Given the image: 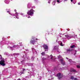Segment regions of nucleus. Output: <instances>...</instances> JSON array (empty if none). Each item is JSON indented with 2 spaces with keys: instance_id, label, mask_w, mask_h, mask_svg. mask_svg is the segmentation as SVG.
<instances>
[{
  "instance_id": "1",
  "label": "nucleus",
  "mask_w": 80,
  "mask_h": 80,
  "mask_svg": "<svg viewBox=\"0 0 80 80\" xmlns=\"http://www.w3.org/2000/svg\"><path fill=\"white\" fill-rule=\"evenodd\" d=\"M10 12V11H8L7 12L8 13L9 12V14L10 15H12V16H15L16 18L17 19H19V16H18V13L16 12L15 13V14H13L12 13H11Z\"/></svg>"
},
{
  "instance_id": "2",
  "label": "nucleus",
  "mask_w": 80,
  "mask_h": 80,
  "mask_svg": "<svg viewBox=\"0 0 80 80\" xmlns=\"http://www.w3.org/2000/svg\"><path fill=\"white\" fill-rule=\"evenodd\" d=\"M58 58L59 59H61L60 60V62H61V63L63 65H65V62H64L63 61V58H62V56L61 55H59L58 56Z\"/></svg>"
},
{
  "instance_id": "3",
  "label": "nucleus",
  "mask_w": 80,
  "mask_h": 80,
  "mask_svg": "<svg viewBox=\"0 0 80 80\" xmlns=\"http://www.w3.org/2000/svg\"><path fill=\"white\" fill-rule=\"evenodd\" d=\"M12 44V47H10V46H8V48H10V49H11V50H13L15 48H17V46L13 45V43H11V44Z\"/></svg>"
},
{
  "instance_id": "4",
  "label": "nucleus",
  "mask_w": 80,
  "mask_h": 80,
  "mask_svg": "<svg viewBox=\"0 0 80 80\" xmlns=\"http://www.w3.org/2000/svg\"><path fill=\"white\" fill-rule=\"evenodd\" d=\"M27 13L28 15L33 16V14L34 13V12H33V9L30 10L27 12Z\"/></svg>"
},
{
  "instance_id": "5",
  "label": "nucleus",
  "mask_w": 80,
  "mask_h": 80,
  "mask_svg": "<svg viewBox=\"0 0 80 80\" xmlns=\"http://www.w3.org/2000/svg\"><path fill=\"white\" fill-rule=\"evenodd\" d=\"M0 65H1L2 66H5V61L4 60L2 59L0 61Z\"/></svg>"
},
{
  "instance_id": "6",
  "label": "nucleus",
  "mask_w": 80,
  "mask_h": 80,
  "mask_svg": "<svg viewBox=\"0 0 80 80\" xmlns=\"http://www.w3.org/2000/svg\"><path fill=\"white\" fill-rule=\"evenodd\" d=\"M55 56H53L52 55H51L50 56H49V58H51L52 61H55Z\"/></svg>"
},
{
  "instance_id": "7",
  "label": "nucleus",
  "mask_w": 80,
  "mask_h": 80,
  "mask_svg": "<svg viewBox=\"0 0 80 80\" xmlns=\"http://www.w3.org/2000/svg\"><path fill=\"white\" fill-rule=\"evenodd\" d=\"M57 76L58 77V79H60L63 77V75L61 74L60 73H59L57 74Z\"/></svg>"
},
{
  "instance_id": "8",
  "label": "nucleus",
  "mask_w": 80,
  "mask_h": 80,
  "mask_svg": "<svg viewBox=\"0 0 80 80\" xmlns=\"http://www.w3.org/2000/svg\"><path fill=\"white\" fill-rule=\"evenodd\" d=\"M35 38H32V40H31L30 41V43H32V44H34L35 43Z\"/></svg>"
},
{
  "instance_id": "9",
  "label": "nucleus",
  "mask_w": 80,
  "mask_h": 80,
  "mask_svg": "<svg viewBox=\"0 0 80 80\" xmlns=\"http://www.w3.org/2000/svg\"><path fill=\"white\" fill-rule=\"evenodd\" d=\"M43 47L44 48V49H45V51H48V47L46 45H43Z\"/></svg>"
},
{
  "instance_id": "10",
  "label": "nucleus",
  "mask_w": 80,
  "mask_h": 80,
  "mask_svg": "<svg viewBox=\"0 0 80 80\" xmlns=\"http://www.w3.org/2000/svg\"><path fill=\"white\" fill-rule=\"evenodd\" d=\"M54 50H57L58 52H59V51H58V46H55L54 48Z\"/></svg>"
},
{
  "instance_id": "11",
  "label": "nucleus",
  "mask_w": 80,
  "mask_h": 80,
  "mask_svg": "<svg viewBox=\"0 0 80 80\" xmlns=\"http://www.w3.org/2000/svg\"><path fill=\"white\" fill-rule=\"evenodd\" d=\"M66 58V59H67V60H68V62H70V63H73L74 62L72 61V60L71 59H68V58Z\"/></svg>"
},
{
  "instance_id": "12",
  "label": "nucleus",
  "mask_w": 80,
  "mask_h": 80,
  "mask_svg": "<svg viewBox=\"0 0 80 80\" xmlns=\"http://www.w3.org/2000/svg\"><path fill=\"white\" fill-rule=\"evenodd\" d=\"M32 51L34 52V53H35V54H36V53H37V52L36 50H35V49L34 48H32Z\"/></svg>"
},
{
  "instance_id": "13",
  "label": "nucleus",
  "mask_w": 80,
  "mask_h": 80,
  "mask_svg": "<svg viewBox=\"0 0 80 80\" xmlns=\"http://www.w3.org/2000/svg\"><path fill=\"white\" fill-rule=\"evenodd\" d=\"M9 0L12 1V0H5L4 1V2H5V3H7V4H8V3H9Z\"/></svg>"
},
{
  "instance_id": "14",
  "label": "nucleus",
  "mask_w": 80,
  "mask_h": 80,
  "mask_svg": "<svg viewBox=\"0 0 80 80\" xmlns=\"http://www.w3.org/2000/svg\"><path fill=\"white\" fill-rule=\"evenodd\" d=\"M58 42L59 44H60V45L61 46H64L62 44V42L61 41H59Z\"/></svg>"
},
{
  "instance_id": "15",
  "label": "nucleus",
  "mask_w": 80,
  "mask_h": 80,
  "mask_svg": "<svg viewBox=\"0 0 80 80\" xmlns=\"http://www.w3.org/2000/svg\"><path fill=\"white\" fill-rule=\"evenodd\" d=\"M55 3H56L55 0H54L52 2V5H55Z\"/></svg>"
},
{
  "instance_id": "16",
  "label": "nucleus",
  "mask_w": 80,
  "mask_h": 80,
  "mask_svg": "<svg viewBox=\"0 0 80 80\" xmlns=\"http://www.w3.org/2000/svg\"><path fill=\"white\" fill-rule=\"evenodd\" d=\"M57 2L58 4L60 3H61V2H62L61 1H60L59 0H57Z\"/></svg>"
},
{
  "instance_id": "17",
  "label": "nucleus",
  "mask_w": 80,
  "mask_h": 80,
  "mask_svg": "<svg viewBox=\"0 0 80 80\" xmlns=\"http://www.w3.org/2000/svg\"><path fill=\"white\" fill-rule=\"evenodd\" d=\"M30 7H31V6L30 4H28V8H30Z\"/></svg>"
},
{
  "instance_id": "18",
  "label": "nucleus",
  "mask_w": 80,
  "mask_h": 80,
  "mask_svg": "<svg viewBox=\"0 0 80 80\" xmlns=\"http://www.w3.org/2000/svg\"><path fill=\"white\" fill-rule=\"evenodd\" d=\"M20 14L21 15H22L23 17H25V15H23L24 14L22 13H20Z\"/></svg>"
},
{
  "instance_id": "19",
  "label": "nucleus",
  "mask_w": 80,
  "mask_h": 80,
  "mask_svg": "<svg viewBox=\"0 0 80 80\" xmlns=\"http://www.w3.org/2000/svg\"><path fill=\"white\" fill-rule=\"evenodd\" d=\"M70 47L71 48H74V47H75V45H73L72 46H70Z\"/></svg>"
},
{
  "instance_id": "20",
  "label": "nucleus",
  "mask_w": 80,
  "mask_h": 80,
  "mask_svg": "<svg viewBox=\"0 0 80 80\" xmlns=\"http://www.w3.org/2000/svg\"><path fill=\"white\" fill-rule=\"evenodd\" d=\"M45 52H42V53H41V55H45Z\"/></svg>"
},
{
  "instance_id": "21",
  "label": "nucleus",
  "mask_w": 80,
  "mask_h": 80,
  "mask_svg": "<svg viewBox=\"0 0 80 80\" xmlns=\"http://www.w3.org/2000/svg\"><path fill=\"white\" fill-rule=\"evenodd\" d=\"M24 58H25V60H27V59H28V58H27V57H25L24 55Z\"/></svg>"
},
{
  "instance_id": "22",
  "label": "nucleus",
  "mask_w": 80,
  "mask_h": 80,
  "mask_svg": "<svg viewBox=\"0 0 80 80\" xmlns=\"http://www.w3.org/2000/svg\"><path fill=\"white\" fill-rule=\"evenodd\" d=\"M47 58H42V60H46Z\"/></svg>"
},
{
  "instance_id": "23",
  "label": "nucleus",
  "mask_w": 80,
  "mask_h": 80,
  "mask_svg": "<svg viewBox=\"0 0 80 80\" xmlns=\"http://www.w3.org/2000/svg\"><path fill=\"white\" fill-rule=\"evenodd\" d=\"M71 79H72V80H73V79H74V78L73 77V76L71 77Z\"/></svg>"
},
{
  "instance_id": "24",
  "label": "nucleus",
  "mask_w": 80,
  "mask_h": 80,
  "mask_svg": "<svg viewBox=\"0 0 80 80\" xmlns=\"http://www.w3.org/2000/svg\"><path fill=\"white\" fill-rule=\"evenodd\" d=\"M28 49L26 50V51H24V53H27V52H28Z\"/></svg>"
},
{
  "instance_id": "25",
  "label": "nucleus",
  "mask_w": 80,
  "mask_h": 80,
  "mask_svg": "<svg viewBox=\"0 0 80 80\" xmlns=\"http://www.w3.org/2000/svg\"><path fill=\"white\" fill-rule=\"evenodd\" d=\"M72 72H77V71L75 69H72Z\"/></svg>"
},
{
  "instance_id": "26",
  "label": "nucleus",
  "mask_w": 80,
  "mask_h": 80,
  "mask_svg": "<svg viewBox=\"0 0 80 80\" xmlns=\"http://www.w3.org/2000/svg\"><path fill=\"white\" fill-rule=\"evenodd\" d=\"M50 2H51V0H49L48 1V3H50Z\"/></svg>"
},
{
  "instance_id": "27",
  "label": "nucleus",
  "mask_w": 80,
  "mask_h": 80,
  "mask_svg": "<svg viewBox=\"0 0 80 80\" xmlns=\"http://www.w3.org/2000/svg\"><path fill=\"white\" fill-rule=\"evenodd\" d=\"M0 59H1V60L2 59V55H0Z\"/></svg>"
},
{
  "instance_id": "28",
  "label": "nucleus",
  "mask_w": 80,
  "mask_h": 80,
  "mask_svg": "<svg viewBox=\"0 0 80 80\" xmlns=\"http://www.w3.org/2000/svg\"><path fill=\"white\" fill-rule=\"evenodd\" d=\"M65 37H67V38H68V35H65Z\"/></svg>"
},
{
  "instance_id": "29",
  "label": "nucleus",
  "mask_w": 80,
  "mask_h": 80,
  "mask_svg": "<svg viewBox=\"0 0 80 80\" xmlns=\"http://www.w3.org/2000/svg\"><path fill=\"white\" fill-rule=\"evenodd\" d=\"M77 68H80V66L79 65H77Z\"/></svg>"
},
{
  "instance_id": "30",
  "label": "nucleus",
  "mask_w": 80,
  "mask_h": 80,
  "mask_svg": "<svg viewBox=\"0 0 80 80\" xmlns=\"http://www.w3.org/2000/svg\"><path fill=\"white\" fill-rule=\"evenodd\" d=\"M14 55H18V54L15 53L14 54Z\"/></svg>"
},
{
  "instance_id": "31",
  "label": "nucleus",
  "mask_w": 80,
  "mask_h": 80,
  "mask_svg": "<svg viewBox=\"0 0 80 80\" xmlns=\"http://www.w3.org/2000/svg\"><path fill=\"white\" fill-rule=\"evenodd\" d=\"M75 53H74V55H75V54H76V53H77V51L75 50Z\"/></svg>"
},
{
  "instance_id": "32",
  "label": "nucleus",
  "mask_w": 80,
  "mask_h": 80,
  "mask_svg": "<svg viewBox=\"0 0 80 80\" xmlns=\"http://www.w3.org/2000/svg\"><path fill=\"white\" fill-rule=\"evenodd\" d=\"M27 65H28L29 66H30V63H28Z\"/></svg>"
},
{
  "instance_id": "33",
  "label": "nucleus",
  "mask_w": 80,
  "mask_h": 80,
  "mask_svg": "<svg viewBox=\"0 0 80 80\" xmlns=\"http://www.w3.org/2000/svg\"><path fill=\"white\" fill-rule=\"evenodd\" d=\"M67 51H70V49H67Z\"/></svg>"
},
{
  "instance_id": "34",
  "label": "nucleus",
  "mask_w": 80,
  "mask_h": 80,
  "mask_svg": "<svg viewBox=\"0 0 80 80\" xmlns=\"http://www.w3.org/2000/svg\"><path fill=\"white\" fill-rule=\"evenodd\" d=\"M14 12H17V10H16V9H15Z\"/></svg>"
},
{
  "instance_id": "35",
  "label": "nucleus",
  "mask_w": 80,
  "mask_h": 80,
  "mask_svg": "<svg viewBox=\"0 0 80 80\" xmlns=\"http://www.w3.org/2000/svg\"><path fill=\"white\" fill-rule=\"evenodd\" d=\"M22 70H23V71H24V70H25V69L24 68Z\"/></svg>"
},
{
  "instance_id": "36",
  "label": "nucleus",
  "mask_w": 80,
  "mask_h": 80,
  "mask_svg": "<svg viewBox=\"0 0 80 80\" xmlns=\"http://www.w3.org/2000/svg\"><path fill=\"white\" fill-rule=\"evenodd\" d=\"M28 18H30V17L29 16L28 17Z\"/></svg>"
},
{
  "instance_id": "37",
  "label": "nucleus",
  "mask_w": 80,
  "mask_h": 80,
  "mask_svg": "<svg viewBox=\"0 0 80 80\" xmlns=\"http://www.w3.org/2000/svg\"><path fill=\"white\" fill-rule=\"evenodd\" d=\"M71 2H73V0H71Z\"/></svg>"
},
{
  "instance_id": "38",
  "label": "nucleus",
  "mask_w": 80,
  "mask_h": 80,
  "mask_svg": "<svg viewBox=\"0 0 80 80\" xmlns=\"http://www.w3.org/2000/svg\"><path fill=\"white\" fill-rule=\"evenodd\" d=\"M22 43H20V45H22Z\"/></svg>"
},
{
  "instance_id": "39",
  "label": "nucleus",
  "mask_w": 80,
  "mask_h": 80,
  "mask_svg": "<svg viewBox=\"0 0 80 80\" xmlns=\"http://www.w3.org/2000/svg\"><path fill=\"white\" fill-rule=\"evenodd\" d=\"M78 5H80V2H79L78 3Z\"/></svg>"
},
{
  "instance_id": "40",
  "label": "nucleus",
  "mask_w": 80,
  "mask_h": 80,
  "mask_svg": "<svg viewBox=\"0 0 80 80\" xmlns=\"http://www.w3.org/2000/svg\"><path fill=\"white\" fill-rule=\"evenodd\" d=\"M20 78H19L17 80H20Z\"/></svg>"
},
{
  "instance_id": "41",
  "label": "nucleus",
  "mask_w": 80,
  "mask_h": 80,
  "mask_svg": "<svg viewBox=\"0 0 80 80\" xmlns=\"http://www.w3.org/2000/svg\"><path fill=\"white\" fill-rule=\"evenodd\" d=\"M64 1H67L68 0H64Z\"/></svg>"
},
{
  "instance_id": "42",
  "label": "nucleus",
  "mask_w": 80,
  "mask_h": 80,
  "mask_svg": "<svg viewBox=\"0 0 80 80\" xmlns=\"http://www.w3.org/2000/svg\"><path fill=\"white\" fill-rule=\"evenodd\" d=\"M36 40H38V39L37 38H36Z\"/></svg>"
},
{
  "instance_id": "43",
  "label": "nucleus",
  "mask_w": 80,
  "mask_h": 80,
  "mask_svg": "<svg viewBox=\"0 0 80 80\" xmlns=\"http://www.w3.org/2000/svg\"><path fill=\"white\" fill-rule=\"evenodd\" d=\"M22 62H23V61H22L21 62H22Z\"/></svg>"
},
{
  "instance_id": "44",
  "label": "nucleus",
  "mask_w": 80,
  "mask_h": 80,
  "mask_svg": "<svg viewBox=\"0 0 80 80\" xmlns=\"http://www.w3.org/2000/svg\"><path fill=\"white\" fill-rule=\"evenodd\" d=\"M2 41L1 42V43H2Z\"/></svg>"
},
{
  "instance_id": "45",
  "label": "nucleus",
  "mask_w": 80,
  "mask_h": 80,
  "mask_svg": "<svg viewBox=\"0 0 80 80\" xmlns=\"http://www.w3.org/2000/svg\"><path fill=\"white\" fill-rule=\"evenodd\" d=\"M2 39H3V38H2Z\"/></svg>"
},
{
  "instance_id": "46",
  "label": "nucleus",
  "mask_w": 80,
  "mask_h": 80,
  "mask_svg": "<svg viewBox=\"0 0 80 80\" xmlns=\"http://www.w3.org/2000/svg\"><path fill=\"white\" fill-rule=\"evenodd\" d=\"M55 58L56 59H57V58Z\"/></svg>"
},
{
  "instance_id": "47",
  "label": "nucleus",
  "mask_w": 80,
  "mask_h": 80,
  "mask_svg": "<svg viewBox=\"0 0 80 80\" xmlns=\"http://www.w3.org/2000/svg\"><path fill=\"white\" fill-rule=\"evenodd\" d=\"M1 45H2V44H1Z\"/></svg>"
},
{
  "instance_id": "48",
  "label": "nucleus",
  "mask_w": 80,
  "mask_h": 80,
  "mask_svg": "<svg viewBox=\"0 0 80 80\" xmlns=\"http://www.w3.org/2000/svg\"><path fill=\"white\" fill-rule=\"evenodd\" d=\"M48 80H50V79H48Z\"/></svg>"
},
{
  "instance_id": "49",
  "label": "nucleus",
  "mask_w": 80,
  "mask_h": 80,
  "mask_svg": "<svg viewBox=\"0 0 80 80\" xmlns=\"http://www.w3.org/2000/svg\"><path fill=\"white\" fill-rule=\"evenodd\" d=\"M14 18H15V17H14Z\"/></svg>"
}]
</instances>
